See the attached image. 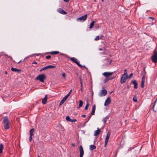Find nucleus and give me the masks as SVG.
<instances>
[{
	"label": "nucleus",
	"instance_id": "obj_7",
	"mask_svg": "<svg viewBox=\"0 0 157 157\" xmlns=\"http://www.w3.org/2000/svg\"><path fill=\"white\" fill-rule=\"evenodd\" d=\"M56 67V66H53L52 65H49L47 66H46V67H45L42 68H41L40 70V71L41 72L43 71H44L46 70V69H51V68H55Z\"/></svg>",
	"mask_w": 157,
	"mask_h": 157
},
{
	"label": "nucleus",
	"instance_id": "obj_19",
	"mask_svg": "<svg viewBox=\"0 0 157 157\" xmlns=\"http://www.w3.org/2000/svg\"><path fill=\"white\" fill-rule=\"evenodd\" d=\"M49 53L52 55H56L59 53V52L58 51H52L49 52Z\"/></svg>",
	"mask_w": 157,
	"mask_h": 157
},
{
	"label": "nucleus",
	"instance_id": "obj_59",
	"mask_svg": "<svg viewBox=\"0 0 157 157\" xmlns=\"http://www.w3.org/2000/svg\"><path fill=\"white\" fill-rule=\"evenodd\" d=\"M80 83L81 85V84H83L82 81H81L80 82Z\"/></svg>",
	"mask_w": 157,
	"mask_h": 157
},
{
	"label": "nucleus",
	"instance_id": "obj_50",
	"mask_svg": "<svg viewBox=\"0 0 157 157\" xmlns=\"http://www.w3.org/2000/svg\"><path fill=\"white\" fill-rule=\"evenodd\" d=\"M83 88H81V87L80 90L82 92H83Z\"/></svg>",
	"mask_w": 157,
	"mask_h": 157
},
{
	"label": "nucleus",
	"instance_id": "obj_61",
	"mask_svg": "<svg viewBox=\"0 0 157 157\" xmlns=\"http://www.w3.org/2000/svg\"><path fill=\"white\" fill-rule=\"evenodd\" d=\"M40 54H36L35 55L37 56H39L40 55Z\"/></svg>",
	"mask_w": 157,
	"mask_h": 157
},
{
	"label": "nucleus",
	"instance_id": "obj_44",
	"mask_svg": "<svg viewBox=\"0 0 157 157\" xmlns=\"http://www.w3.org/2000/svg\"><path fill=\"white\" fill-rule=\"evenodd\" d=\"M148 18L149 19H151L152 21L154 20V18L151 17H149Z\"/></svg>",
	"mask_w": 157,
	"mask_h": 157
},
{
	"label": "nucleus",
	"instance_id": "obj_37",
	"mask_svg": "<svg viewBox=\"0 0 157 157\" xmlns=\"http://www.w3.org/2000/svg\"><path fill=\"white\" fill-rule=\"evenodd\" d=\"M77 121V120L75 119H71L70 122H75Z\"/></svg>",
	"mask_w": 157,
	"mask_h": 157
},
{
	"label": "nucleus",
	"instance_id": "obj_53",
	"mask_svg": "<svg viewBox=\"0 0 157 157\" xmlns=\"http://www.w3.org/2000/svg\"><path fill=\"white\" fill-rule=\"evenodd\" d=\"M104 48H100L99 49L100 51H102V50H104Z\"/></svg>",
	"mask_w": 157,
	"mask_h": 157
},
{
	"label": "nucleus",
	"instance_id": "obj_47",
	"mask_svg": "<svg viewBox=\"0 0 157 157\" xmlns=\"http://www.w3.org/2000/svg\"><path fill=\"white\" fill-rule=\"evenodd\" d=\"M134 149L133 147H130L129 148V149H128V151H131L132 150V149Z\"/></svg>",
	"mask_w": 157,
	"mask_h": 157
},
{
	"label": "nucleus",
	"instance_id": "obj_4",
	"mask_svg": "<svg viewBox=\"0 0 157 157\" xmlns=\"http://www.w3.org/2000/svg\"><path fill=\"white\" fill-rule=\"evenodd\" d=\"M70 59L73 62L76 64L78 66L80 67L81 68L83 67V66L80 64L79 62L78 61V59L76 58L72 57L70 58Z\"/></svg>",
	"mask_w": 157,
	"mask_h": 157
},
{
	"label": "nucleus",
	"instance_id": "obj_15",
	"mask_svg": "<svg viewBox=\"0 0 157 157\" xmlns=\"http://www.w3.org/2000/svg\"><path fill=\"white\" fill-rule=\"evenodd\" d=\"M131 82L133 84H134V88L135 89H137L138 88V87L137 86L138 84H137L136 81V80H135L134 81H132Z\"/></svg>",
	"mask_w": 157,
	"mask_h": 157
},
{
	"label": "nucleus",
	"instance_id": "obj_11",
	"mask_svg": "<svg viewBox=\"0 0 157 157\" xmlns=\"http://www.w3.org/2000/svg\"><path fill=\"white\" fill-rule=\"evenodd\" d=\"M111 100L109 97H108L105 100L104 103V105L106 106L110 104Z\"/></svg>",
	"mask_w": 157,
	"mask_h": 157
},
{
	"label": "nucleus",
	"instance_id": "obj_64",
	"mask_svg": "<svg viewBox=\"0 0 157 157\" xmlns=\"http://www.w3.org/2000/svg\"><path fill=\"white\" fill-rule=\"evenodd\" d=\"M79 79L80 82L81 81H82L81 78V77H79Z\"/></svg>",
	"mask_w": 157,
	"mask_h": 157
},
{
	"label": "nucleus",
	"instance_id": "obj_33",
	"mask_svg": "<svg viewBox=\"0 0 157 157\" xmlns=\"http://www.w3.org/2000/svg\"><path fill=\"white\" fill-rule=\"evenodd\" d=\"M106 49L105 48H104V52L101 53L102 54H104L106 55Z\"/></svg>",
	"mask_w": 157,
	"mask_h": 157
},
{
	"label": "nucleus",
	"instance_id": "obj_29",
	"mask_svg": "<svg viewBox=\"0 0 157 157\" xmlns=\"http://www.w3.org/2000/svg\"><path fill=\"white\" fill-rule=\"evenodd\" d=\"M92 115H91V114L89 116H88L87 118H88V119L86 121L85 123H84V124H86L88 121L90 120V119L91 117V116Z\"/></svg>",
	"mask_w": 157,
	"mask_h": 157
},
{
	"label": "nucleus",
	"instance_id": "obj_42",
	"mask_svg": "<svg viewBox=\"0 0 157 157\" xmlns=\"http://www.w3.org/2000/svg\"><path fill=\"white\" fill-rule=\"evenodd\" d=\"M103 121L104 123H105L107 122V120L105 118H104L103 120Z\"/></svg>",
	"mask_w": 157,
	"mask_h": 157
},
{
	"label": "nucleus",
	"instance_id": "obj_62",
	"mask_svg": "<svg viewBox=\"0 0 157 157\" xmlns=\"http://www.w3.org/2000/svg\"><path fill=\"white\" fill-rule=\"evenodd\" d=\"M83 67H84L85 68L86 70L88 69L85 66H83Z\"/></svg>",
	"mask_w": 157,
	"mask_h": 157
},
{
	"label": "nucleus",
	"instance_id": "obj_24",
	"mask_svg": "<svg viewBox=\"0 0 157 157\" xmlns=\"http://www.w3.org/2000/svg\"><path fill=\"white\" fill-rule=\"evenodd\" d=\"M157 101V98L156 99V100L154 101V104H153V107H152V109L153 110V111L154 112H156V111L155 110H154V107H155V105L156 103V101Z\"/></svg>",
	"mask_w": 157,
	"mask_h": 157
},
{
	"label": "nucleus",
	"instance_id": "obj_8",
	"mask_svg": "<svg viewBox=\"0 0 157 157\" xmlns=\"http://www.w3.org/2000/svg\"><path fill=\"white\" fill-rule=\"evenodd\" d=\"M107 93V91L105 89L102 90L99 94V95L100 97H102L105 96Z\"/></svg>",
	"mask_w": 157,
	"mask_h": 157
},
{
	"label": "nucleus",
	"instance_id": "obj_36",
	"mask_svg": "<svg viewBox=\"0 0 157 157\" xmlns=\"http://www.w3.org/2000/svg\"><path fill=\"white\" fill-rule=\"evenodd\" d=\"M5 56H7V57H8V58H9V59H10V60H12L13 59H12V57L11 56H9L8 55H7V54H5Z\"/></svg>",
	"mask_w": 157,
	"mask_h": 157
},
{
	"label": "nucleus",
	"instance_id": "obj_38",
	"mask_svg": "<svg viewBox=\"0 0 157 157\" xmlns=\"http://www.w3.org/2000/svg\"><path fill=\"white\" fill-rule=\"evenodd\" d=\"M145 76H143L142 79V82H145Z\"/></svg>",
	"mask_w": 157,
	"mask_h": 157
},
{
	"label": "nucleus",
	"instance_id": "obj_35",
	"mask_svg": "<svg viewBox=\"0 0 157 157\" xmlns=\"http://www.w3.org/2000/svg\"><path fill=\"white\" fill-rule=\"evenodd\" d=\"M144 82H142L141 81V87L142 88H144Z\"/></svg>",
	"mask_w": 157,
	"mask_h": 157
},
{
	"label": "nucleus",
	"instance_id": "obj_48",
	"mask_svg": "<svg viewBox=\"0 0 157 157\" xmlns=\"http://www.w3.org/2000/svg\"><path fill=\"white\" fill-rule=\"evenodd\" d=\"M62 75L63 77H65L66 76V75L64 73L62 74Z\"/></svg>",
	"mask_w": 157,
	"mask_h": 157
},
{
	"label": "nucleus",
	"instance_id": "obj_26",
	"mask_svg": "<svg viewBox=\"0 0 157 157\" xmlns=\"http://www.w3.org/2000/svg\"><path fill=\"white\" fill-rule=\"evenodd\" d=\"M35 129L34 128H33L30 129L29 131V133H30V136H32L33 134V132L34 131Z\"/></svg>",
	"mask_w": 157,
	"mask_h": 157
},
{
	"label": "nucleus",
	"instance_id": "obj_17",
	"mask_svg": "<svg viewBox=\"0 0 157 157\" xmlns=\"http://www.w3.org/2000/svg\"><path fill=\"white\" fill-rule=\"evenodd\" d=\"M110 132H108L107 133V134L106 137L105 139V141H108L109 138L110 136Z\"/></svg>",
	"mask_w": 157,
	"mask_h": 157
},
{
	"label": "nucleus",
	"instance_id": "obj_5",
	"mask_svg": "<svg viewBox=\"0 0 157 157\" xmlns=\"http://www.w3.org/2000/svg\"><path fill=\"white\" fill-rule=\"evenodd\" d=\"M128 78V75H126L123 74L121 77L120 82L121 84L124 83Z\"/></svg>",
	"mask_w": 157,
	"mask_h": 157
},
{
	"label": "nucleus",
	"instance_id": "obj_27",
	"mask_svg": "<svg viewBox=\"0 0 157 157\" xmlns=\"http://www.w3.org/2000/svg\"><path fill=\"white\" fill-rule=\"evenodd\" d=\"M86 105L85 108V110H87V109L89 105L88 100L86 101Z\"/></svg>",
	"mask_w": 157,
	"mask_h": 157
},
{
	"label": "nucleus",
	"instance_id": "obj_22",
	"mask_svg": "<svg viewBox=\"0 0 157 157\" xmlns=\"http://www.w3.org/2000/svg\"><path fill=\"white\" fill-rule=\"evenodd\" d=\"M100 132V130L99 129H98L97 130H96L94 131V135L97 136L99 134Z\"/></svg>",
	"mask_w": 157,
	"mask_h": 157
},
{
	"label": "nucleus",
	"instance_id": "obj_10",
	"mask_svg": "<svg viewBox=\"0 0 157 157\" xmlns=\"http://www.w3.org/2000/svg\"><path fill=\"white\" fill-rule=\"evenodd\" d=\"M80 151V156L79 157H82L84 154V151L83 147L82 145H80L79 147Z\"/></svg>",
	"mask_w": 157,
	"mask_h": 157
},
{
	"label": "nucleus",
	"instance_id": "obj_14",
	"mask_svg": "<svg viewBox=\"0 0 157 157\" xmlns=\"http://www.w3.org/2000/svg\"><path fill=\"white\" fill-rule=\"evenodd\" d=\"M48 98V96L47 95L45 96L44 98L42 100V103L43 104H46Z\"/></svg>",
	"mask_w": 157,
	"mask_h": 157
},
{
	"label": "nucleus",
	"instance_id": "obj_32",
	"mask_svg": "<svg viewBox=\"0 0 157 157\" xmlns=\"http://www.w3.org/2000/svg\"><path fill=\"white\" fill-rule=\"evenodd\" d=\"M109 80V78L108 77H106L105 78V79L104 80V82L105 83L107 82Z\"/></svg>",
	"mask_w": 157,
	"mask_h": 157
},
{
	"label": "nucleus",
	"instance_id": "obj_56",
	"mask_svg": "<svg viewBox=\"0 0 157 157\" xmlns=\"http://www.w3.org/2000/svg\"><path fill=\"white\" fill-rule=\"evenodd\" d=\"M63 1L65 2H68L69 0H63Z\"/></svg>",
	"mask_w": 157,
	"mask_h": 157
},
{
	"label": "nucleus",
	"instance_id": "obj_43",
	"mask_svg": "<svg viewBox=\"0 0 157 157\" xmlns=\"http://www.w3.org/2000/svg\"><path fill=\"white\" fill-rule=\"evenodd\" d=\"M108 141H105V144L104 145V147H106L107 144L108 143Z\"/></svg>",
	"mask_w": 157,
	"mask_h": 157
},
{
	"label": "nucleus",
	"instance_id": "obj_1",
	"mask_svg": "<svg viewBox=\"0 0 157 157\" xmlns=\"http://www.w3.org/2000/svg\"><path fill=\"white\" fill-rule=\"evenodd\" d=\"M2 123L5 129H9L10 127V122L8 116H5L3 117Z\"/></svg>",
	"mask_w": 157,
	"mask_h": 157
},
{
	"label": "nucleus",
	"instance_id": "obj_49",
	"mask_svg": "<svg viewBox=\"0 0 157 157\" xmlns=\"http://www.w3.org/2000/svg\"><path fill=\"white\" fill-rule=\"evenodd\" d=\"M108 78H109V80L113 79V78H112V77H111L110 76H109Z\"/></svg>",
	"mask_w": 157,
	"mask_h": 157
},
{
	"label": "nucleus",
	"instance_id": "obj_60",
	"mask_svg": "<svg viewBox=\"0 0 157 157\" xmlns=\"http://www.w3.org/2000/svg\"><path fill=\"white\" fill-rule=\"evenodd\" d=\"M5 73L6 74V75H7V74H8V73H7V71H5Z\"/></svg>",
	"mask_w": 157,
	"mask_h": 157
},
{
	"label": "nucleus",
	"instance_id": "obj_25",
	"mask_svg": "<svg viewBox=\"0 0 157 157\" xmlns=\"http://www.w3.org/2000/svg\"><path fill=\"white\" fill-rule=\"evenodd\" d=\"M4 147L3 145L1 144L0 145V154L2 152V150Z\"/></svg>",
	"mask_w": 157,
	"mask_h": 157
},
{
	"label": "nucleus",
	"instance_id": "obj_12",
	"mask_svg": "<svg viewBox=\"0 0 157 157\" xmlns=\"http://www.w3.org/2000/svg\"><path fill=\"white\" fill-rule=\"evenodd\" d=\"M58 12L60 13L65 15L67 13V12L61 8H59L57 10Z\"/></svg>",
	"mask_w": 157,
	"mask_h": 157
},
{
	"label": "nucleus",
	"instance_id": "obj_21",
	"mask_svg": "<svg viewBox=\"0 0 157 157\" xmlns=\"http://www.w3.org/2000/svg\"><path fill=\"white\" fill-rule=\"evenodd\" d=\"M79 105H78V106L77 107V108L78 109L81 107H82V105H83V101L82 100H80L79 101Z\"/></svg>",
	"mask_w": 157,
	"mask_h": 157
},
{
	"label": "nucleus",
	"instance_id": "obj_9",
	"mask_svg": "<svg viewBox=\"0 0 157 157\" xmlns=\"http://www.w3.org/2000/svg\"><path fill=\"white\" fill-rule=\"evenodd\" d=\"M113 73V72H106L103 73L102 75L105 77H109V76H111Z\"/></svg>",
	"mask_w": 157,
	"mask_h": 157
},
{
	"label": "nucleus",
	"instance_id": "obj_45",
	"mask_svg": "<svg viewBox=\"0 0 157 157\" xmlns=\"http://www.w3.org/2000/svg\"><path fill=\"white\" fill-rule=\"evenodd\" d=\"M124 74H125V75H127V70H126V69H125L124 70Z\"/></svg>",
	"mask_w": 157,
	"mask_h": 157
},
{
	"label": "nucleus",
	"instance_id": "obj_58",
	"mask_svg": "<svg viewBox=\"0 0 157 157\" xmlns=\"http://www.w3.org/2000/svg\"><path fill=\"white\" fill-rule=\"evenodd\" d=\"M117 75H116L112 77V78H113V79H114L116 77Z\"/></svg>",
	"mask_w": 157,
	"mask_h": 157
},
{
	"label": "nucleus",
	"instance_id": "obj_2",
	"mask_svg": "<svg viewBox=\"0 0 157 157\" xmlns=\"http://www.w3.org/2000/svg\"><path fill=\"white\" fill-rule=\"evenodd\" d=\"M46 79V77L44 74H42L38 75L35 78V80H39L40 82H44V80Z\"/></svg>",
	"mask_w": 157,
	"mask_h": 157
},
{
	"label": "nucleus",
	"instance_id": "obj_31",
	"mask_svg": "<svg viewBox=\"0 0 157 157\" xmlns=\"http://www.w3.org/2000/svg\"><path fill=\"white\" fill-rule=\"evenodd\" d=\"M66 119L67 121L70 122L71 119L70 118L69 116H67L66 117Z\"/></svg>",
	"mask_w": 157,
	"mask_h": 157
},
{
	"label": "nucleus",
	"instance_id": "obj_6",
	"mask_svg": "<svg viewBox=\"0 0 157 157\" xmlns=\"http://www.w3.org/2000/svg\"><path fill=\"white\" fill-rule=\"evenodd\" d=\"M87 16V14H85L84 15L78 18L77 19V21H80L81 22H83L86 19Z\"/></svg>",
	"mask_w": 157,
	"mask_h": 157
},
{
	"label": "nucleus",
	"instance_id": "obj_13",
	"mask_svg": "<svg viewBox=\"0 0 157 157\" xmlns=\"http://www.w3.org/2000/svg\"><path fill=\"white\" fill-rule=\"evenodd\" d=\"M11 70L13 72H17L18 73H20V72H21V69H17L16 68H14L13 67H12L11 68Z\"/></svg>",
	"mask_w": 157,
	"mask_h": 157
},
{
	"label": "nucleus",
	"instance_id": "obj_23",
	"mask_svg": "<svg viewBox=\"0 0 157 157\" xmlns=\"http://www.w3.org/2000/svg\"><path fill=\"white\" fill-rule=\"evenodd\" d=\"M95 21H92L90 24L89 28L90 29H92L94 25V23Z\"/></svg>",
	"mask_w": 157,
	"mask_h": 157
},
{
	"label": "nucleus",
	"instance_id": "obj_39",
	"mask_svg": "<svg viewBox=\"0 0 157 157\" xmlns=\"http://www.w3.org/2000/svg\"><path fill=\"white\" fill-rule=\"evenodd\" d=\"M99 39V36H97L94 39V40H98Z\"/></svg>",
	"mask_w": 157,
	"mask_h": 157
},
{
	"label": "nucleus",
	"instance_id": "obj_28",
	"mask_svg": "<svg viewBox=\"0 0 157 157\" xmlns=\"http://www.w3.org/2000/svg\"><path fill=\"white\" fill-rule=\"evenodd\" d=\"M145 68L144 67V69L141 72V74L143 76H145L146 74V72L145 70Z\"/></svg>",
	"mask_w": 157,
	"mask_h": 157
},
{
	"label": "nucleus",
	"instance_id": "obj_34",
	"mask_svg": "<svg viewBox=\"0 0 157 157\" xmlns=\"http://www.w3.org/2000/svg\"><path fill=\"white\" fill-rule=\"evenodd\" d=\"M72 91V89H71L69 92V93L65 96L67 98H68L69 96L70 95V94H71V92Z\"/></svg>",
	"mask_w": 157,
	"mask_h": 157
},
{
	"label": "nucleus",
	"instance_id": "obj_55",
	"mask_svg": "<svg viewBox=\"0 0 157 157\" xmlns=\"http://www.w3.org/2000/svg\"><path fill=\"white\" fill-rule=\"evenodd\" d=\"M106 120L109 119V117L108 116H106L105 118Z\"/></svg>",
	"mask_w": 157,
	"mask_h": 157
},
{
	"label": "nucleus",
	"instance_id": "obj_51",
	"mask_svg": "<svg viewBox=\"0 0 157 157\" xmlns=\"http://www.w3.org/2000/svg\"><path fill=\"white\" fill-rule=\"evenodd\" d=\"M86 116L85 115H84V114H83V115H81V117H86Z\"/></svg>",
	"mask_w": 157,
	"mask_h": 157
},
{
	"label": "nucleus",
	"instance_id": "obj_40",
	"mask_svg": "<svg viewBox=\"0 0 157 157\" xmlns=\"http://www.w3.org/2000/svg\"><path fill=\"white\" fill-rule=\"evenodd\" d=\"M32 138V136L30 135L29 137V141L30 142H31V141Z\"/></svg>",
	"mask_w": 157,
	"mask_h": 157
},
{
	"label": "nucleus",
	"instance_id": "obj_16",
	"mask_svg": "<svg viewBox=\"0 0 157 157\" xmlns=\"http://www.w3.org/2000/svg\"><path fill=\"white\" fill-rule=\"evenodd\" d=\"M68 98H67L66 96H65L61 101L59 104V105L60 106L62 105L64 102L66 101V100Z\"/></svg>",
	"mask_w": 157,
	"mask_h": 157
},
{
	"label": "nucleus",
	"instance_id": "obj_52",
	"mask_svg": "<svg viewBox=\"0 0 157 157\" xmlns=\"http://www.w3.org/2000/svg\"><path fill=\"white\" fill-rule=\"evenodd\" d=\"M37 63L36 61H34L33 62L32 64H36Z\"/></svg>",
	"mask_w": 157,
	"mask_h": 157
},
{
	"label": "nucleus",
	"instance_id": "obj_30",
	"mask_svg": "<svg viewBox=\"0 0 157 157\" xmlns=\"http://www.w3.org/2000/svg\"><path fill=\"white\" fill-rule=\"evenodd\" d=\"M133 101L135 102H137V100L136 96H135L133 98Z\"/></svg>",
	"mask_w": 157,
	"mask_h": 157
},
{
	"label": "nucleus",
	"instance_id": "obj_54",
	"mask_svg": "<svg viewBox=\"0 0 157 157\" xmlns=\"http://www.w3.org/2000/svg\"><path fill=\"white\" fill-rule=\"evenodd\" d=\"M71 145H72V146L73 147H75V144H74V143H72V144H71Z\"/></svg>",
	"mask_w": 157,
	"mask_h": 157
},
{
	"label": "nucleus",
	"instance_id": "obj_41",
	"mask_svg": "<svg viewBox=\"0 0 157 157\" xmlns=\"http://www.w3.org/2000/svg\"><path fill=\"white\" fill-rule=\"evenodd\" d=\"M51 58V56H46L45 58L47 59H50Z\"/></svg>",
	"mask_w": 157,
	"mask_h": 157
},
{
	"label": "nucleus",
	"instance_id": "obj_63",
	"mask_svg": "<svg viewBox=\"0 0 157 157\" xmlns=\"http://www.w3.org/2000/svg\"><path fill=\"white\" fill-rule=\"evenodd\" d=\"M81 88H83V84H81Z\"/></svg>",
	"mask_w": 157,
	"mask_h": 157
},
{
	"label": "nucleus",
	"instance_id": "obj_46",
	"mask_svg": "<svg viewBox=\"0 0 157 157\" xmlns=\"http://www.w3.org/2000/svg\"><path fill=\"white\" fill-rule=\"evenodd\" d=\"M133 74L132 73H131L130 75H129L128 78H131V77L133 75Z\"/></svg>",
	"mask_w": 157,
	"mask_h": 157
},
{
	"label": "nucleus",
	"instance_id": "obj_20",
	"mask_svg": "<svg viewBox=\"0 0 157 157\" xmlns=\"http://www.w3.org/2000/svg\"><path fill=\"white\" fill-rule=\"evenodd\" d=\"M96 146L94 145H91L90 146V149L91 151H92L96 148Z\"/></svg>",
	"mask_w": 157,
	"mask_h": 157
},
{
	"label": "nucleus",
	"instance_id": "obj_18",
	"mask_svg": "<svg viewBox=\"0 0 157 157\" xmlns=\"http://www.w3.org/2000/svg\"><path fill=\"white\" fill-rule=\"evenodd\" d=\"M95 105H94L92 107V110L91 113V115H94V114L95 112Z\"/></svg>",
	"mask_w": 157,
	"mask_h": 157
},
{
	"label": "nucleus",
	"instance_id": "obj_3",
	"mask_svg": "<svg viewBox=\"0 0 157 157\" xmlns=\"http://www.w3.org/2000/svg\"><path fill=\"white\" fill-rule=\"evenodd\" d=\"M151 59L153 63L157 62V51H154L153 55L151 56Z\"/></svg>",
	"mask_w": 157,
	"mask_h": 157
},
{
	"label": "nucleus",
	"instance_id": "obj_57",
	"mask_svg": "<svg viewBox=\"0 0 157 157\" xmlns=\"http://www.w3.org/2000/svg\"><path fill=\"white\" fill-rule=\"evenodd\" d=\"M112 60H111H111H110V61H109V63L110 64H111V63H112Z\"/></svg>",
	"mask_w": 157,
	"mask_h": 157
}]
</instances>
